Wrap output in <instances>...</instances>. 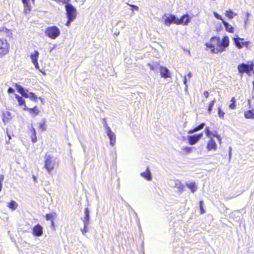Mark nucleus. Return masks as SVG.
<instances>
[{"mask_svg":"<svg viewBox=\"0 0 254 254\" xmlns=\"http://www.w3.org/2000/svg\"><path fill=\"white\" fill-rule=\"evenodd\" d=\"M211 43L205 44V46L211 49V52L214 54L222 53L226 50L229 45V39L228 36H224L221 40L218 36H213L210 39Z\"/></svg>","mask_w":254,"mask_h":254,"instance_id":"1","label":"nucleus"},{"mask_svg":"<svg viewBox=\"0 0 254 254\" xmlns=\"http://www.w3.org/2000/svg\"><path fill=\"white\" fill-rule=\"evenodd\" d=\"M15 87L17 91L24 97L25 98H29L31 100L37 102V96L33 92H28L27 89H24L21 85H18V84H15Z\"/></svg>","mask_w":254,"mask_h":254,"instance_id":"2","label":"nucleus"},{"mask_svg":"<svg viewBox=\"0 0 254 254\" xmlns=\"http://www.w3.org/2000/svg\"><path fill=\"white\" fill-rule=\"evenodd\" d=\"M56 158H54L50 155L46 154L44 157V168L49 173L54 169L56 164Z\"/></svg>","mask_w":254,"mask_h":254,"instance_id":"3","label":"nucleus"},{"mask_svg":"<svg viewBox=\"0 0 254 254\" xmlns=\"http://www.w3.org/2000/svg\"><path fill=\"white\" fill-rule=\"evenodd\" d=\"M45 33L49 38L55 39L60 35L61 31L58 27L53 26L46 28Z\"/></svg>","mask_w":254,"mask_h":254,"instance_id":"4","label":"nucleus"},{"mask_svg":"<svg viewBox=\"0 0 254 254\" xmlns=\"http://www.w3.org/2000/svg\"><path fill=\"white\" fill-rule=\"evenodd\" d=\"M254 64L251 63L250 64L242 63L238 65L237 68L239 73L243 74L244 73L249 74L254 70Z\"/></svg>","mask_w":254,"mask_h":254,"instance_id":"5","label":"nucleus"},{"mask_svg":"<svg viewBox=\"0 0 254 254\" xmlns=\"http://www.w3.org/2000/svg\"><path fill=\"white\" fill-rule=\"evenodd\" d=\"M9 44L6 40L0 39V57L7 54L9 52Z\"/></svg>","mask_w":254,"mask_h":254,"instance_id":"6","label":"nucleus"},{"mask_svg":"<svg viewBox=\"0 0 254 254\" xmlns=\"http://www.w3.org/2000/svg\"><path fill=\"white\" fill-rule=\"evenodd\" d=\"M162 18L164 19L165 24L167 26H170L171 24H176L177 25L178 17L174 14H170L168 15L166 14H164Z\"/></svg>","mask_w":254,"mask_h":254,"instance_id":"7","label":"nucleus"},{"mask_svg":"<svg viewBox=\"0 0 254 254\" xmlns=\"http://www.w3.org/2000/svg\"><path fill=\"white\" fill-rule=\"evenodd\" d=\"M67 17L75 19L76 16V10L70 3H67L65 6Z\"/></svg>","mask_w":254,"mask_h":254,"instance_id":"8","label":"nucleus"},{"mask_svg":"<svg viewBox=\"0 0 254 254\" xmlns=\"http://www.w3.org/2000/svg\"><path fill=\"white\" fill-rule=\"evenodd\" d=\"M105 127L106 128V133L110 139V144L112 146H114L116 143V136L115 134L111 130L110 127L105 124Z\"/></svg>","mask_w":254,"mask_h":254,"instance_id":"9","label":"nucleus"},{"mask_svg":"<svg viewBox=\"0 0 254 254\" xmlns=\"http://www.w3.org/2000/svg\"><path fill=\"white\" fill-rule=\"evenodd\" d=\"M191 17L188 14L182 15L180 18H178L177 25H188L190 22Z\"/></svg>","mask_w":254,"mask_h":254,"instance_id":"10","label":"nucleus"},{"mask_svg":"<svg viewBox=\"0 0 254 254\" xmlns=\"http://www.w3.org/2000/svg\"><path fill=\"white\" fill-rule=\"evenodd\" d=\"M171 186L177 189V191L179 194L182 193L185 188V186L180 181L177 180L172 182Z\"/></svg>","mask_w":254,"mask_h":254,"instance_id":"11","label":"nucleus"},{"mask_svg":"<svg viewBox=\"0 0 254 254\" xmlns=\"http://www.w3.org/2000/svg\"><path fill=\"white\" fill-rule=\"evenodd\" d=\"M203 133L195 134L193 135H190L188 137V140L190 145H194L202 137Z\"/></svg>","mask_w":254,"mask_h":254,"instance_id":"12","label":"nucleus"},{"mask_svg":"<svg viewBox=\"0 0 254 254\" xmlns=\"http://www.w3.org/2000/svg\"><path fill=\"white\" fill-rule=\"evenodd\" d=\"M243 40L239 37L233 38L235 45L238 49H242L244 47H248L249 46L250 42H240L241 40Z\"/></svg>","mask_w":254,"mask_h":254,"instance_id":"13","label":"nucleus"},{"mask_svg":"<svg viewBox=\"0 0 254 254\" xmlns=\"http://www.w3.org/2000/svg\"><path fill=\"white\" fill-rule=\"evenodd\" d=\"M33 234L37 237L42 236L43 234V227L39 224H37L33 229Z\"/></svg>","mask_w":254,"mask_h":254,"instance_id":"14","label":"nucleus"},{"mask_svg":"<svg viewBox=\"0 0 254 254\" xmlns=\"http://www.w3.org/2000/svg\"><path fill=\"white\" fill-rule=\"evenodd\" d=\"M217 148V145L215 141L213 138H212V137L211 136V138H210V139L208 140L207 143V149L208 151H211L212 150H216Z\"/></svg>","mask_w":254,"mask_h":254,"instance_id":"15","label":"nucleus"},{"mask_svg":"<svg viewBox=\"0 0 254 254\" xmlns=\"http://www.w3.org/2000/svg\"><path fill=\"white\" fill-rule=\"evenodd\" d=\"M205 134L208 137V138H211V136H213V137H215L217 138V140H218V141L219 142V143L221 144V137H220V136L218 134H215V133H212L210 130H209V128L208 127H206L205 128Z\"/></svg>","mask_w":254,"mask_h":254,"instance_id":"16","label":"nucleus"},{"mask_svg":"<svg viewBox=\"0 0 254 254\" xmlns=\"http://www.w3.org/2000/svg\"><path fill=\"white\" fill-rule=\"evenodd\" d=\"M160 74L162 77L165 78L170 77V73L169 70L166 67H160Z\"/></svg>","mask_w":254,"mask_h":254,"instance_id":"17","label":"nucleus"},{"mask_svg":"<svg viewBox=\"0 0 254 254\" xmlns=\"http://www.w3.org/2000/svg\"><path fill=\"white\" fill-rule=\"evenodd\" d=\"M186 186L190 190L192 193H194L197 190V186L194 182H187Z\"/></svg>","mask_w":254,"mask_h":254,"instance_id":"18","label":"nucleus"},{"mask_svg":"<svg viewBox=\"0 0 254 254\" xmlns=\"http://www.w3.org/2000/svg\"><path fill=\"white\" fill-rule=\"evenodd\" d=\"M15 98L17 99L19 106L22 107L23 106V109L26 110L28 109V107L25 104V100L22 98V97L20 96L17 94H15Z\"/></svg>","mask_w":254,"mask_h":254,"instance_id":"19","label":"nucleus"},{"mask_svg":"<svg viewBox=\"0 0 254 254\" xmlns=\"http://www.w3.org/2000/svg\"><path fill=\"white\" fill-rule=\"evenodd\" d=\"M31 133V138L32 142L35 143L37 141V136H36V132L35 129L31 125L30 126L28 127Z\"/></svg>","mask_w":254,"mask_h":254,"instance_id":"20","label":"nucleus"},{"mask_svg":"<svg viewBox=\"0 0 254 254\" xmlns=\"http://www.w3.org/2000/svg\"><path fill=\"white\" fill-rule=\"evenodd\" d=\"M140 176L147 181H151L152 179L151 174L148 167H147L145 172L140 174Z\"/></svg>","mask_w":254,"mask_h":254,"instance_id":"21","label":"nucleus"},{"mask_svg":"<svg viewBox=\"0 0 254 254\" xmlns=\"http://www.w3.org/2000/svg\"><path fill=\"white\" fill-rule=\"evenodd\" d=\"M84 218L83 220L84 224L88 225L89 223L90 220V214H89V210L88 208H86L84 211Z\"/></svg>","mask_w":254,"mask_h":254,"instance_id":"22","label":"nucleus"},{"mask_svg":"<svg viewBox=\"0 0 254 254\" xmlns=\"http://www.w3.org/2000/svg\"><path fill=\"white\" fill-rule=\"evenodd\" d=\"M205 123H201L199 126L195 127L193 129L190 130L188 131L189 134H192L195 132L198 131L202 129L205 126Z\"/></svg>","mask_w":254,"mask_h":254,"instance_id":"23","label":"nucleus"},{"mask_svg":"<svg viewBox=\"0 0 254 254\" xmlns=\"http://www.w3.org/2000/svg\"><path fill=\"white\" fill-rule=\"evenodd\" d=\"M26 110L28 111L31 114H34V116H37L39 113V110L36 106L31 108H28Z\"/></svg>","mask_w":254,"mask_h":254,"instance_id":"24","label":"nucleus"},{"mask_svg":"<svg viewBox=\"0 0 254 254\" xmlns=\"http://www.w3.org/2000/svg\"><path fill=\"white\" fill-rule=\"evenodd\" d=\"M223 24L226 30L228 32L230 33H233L234 32V28L228 22H226L224 20H223Z\"/></svg>","mask_w":254,"mask_h":254,"instance_id":"25","label":"nucleus"},{"mask_svg":"<svg viewBox=\"0 0 254 254\" xmlns=\"http://www.w3.org/2000/svg\"><path fill=\"white\" fill-rule=\"evenodd\" d=\"M39 53L38 51H35L34 53H32L30 55V58L32 63L38 61V58L39 57Z\"/></svg>","mask_w":254,"mask_h":254,"instance_id":"26","label":"nucleus"},{"mask_svg":"<svg viewBox=\"0 0 254 254\" xmlns=\"http://www.w3.org/2000/svg\"><path fill=\"white\" fill-rule=\"evenodd\" d=\"M245 117L247 119H254V113L252 110H249L245 112Z\"/></svg>","mask_w":254,"mask_h":254,"instance_id":"27","label":"nucleus"},{"mask_svg":"<svg viewBox=\"0 0 254 254\" xmlns=\"http://www.w3.org/2000/svg\"><path fill=\"white\" fill-rule=\"evenodd\" d=\"M225 15L229 18L232 19L233 18H234V16L237 15V14L236 13H234L232 10L229 9L228 10L226 11Z\"/></svg>","mask_w":254,"mask_h":254,"instance_id":"28","label":"nucleus"},{"mask_svg":"<svg viewBox=\"0 0 254 254\" xmlns=\"http://www.w3.org/2000/svg\"><path fill=\"white\" fill-rule=\"evenodd\" d=\"M8 206L11 209L15 210L17 207V204L15 201L11 200L8 203Z\"/></svg>","mask_w":254,"mask_h":254,"instance_id":"29","label":"nucleus"},{"mask_svg":"<svg viewBox=\"0 0 254 254\" xmlns=\"http://www.w3.org/2000/svg\"><path fill=\"white\" fill-rule=\"evenodd\" d=\"M215 102H216V100L214 99L209 103V104L208 106V112L209 114H210V113L211 112L212 108H213Z\"/></svg>","mask_w":254,"mask_h":254,"instance_id":"30","label":"nucleus"},{"mask_svg":"<svg viewBox=\"0 0 254 254\" xmlns=\"http://www.w3.org/2000/svg\"><path fill=\"white\" fill-rule=\"evenodd\" d=\"M199 208L200 210V213H204L205 211L204 209L203 208V201L202 200H200L199 201Z\"/></svg>","mask_w":254,"mask_h":254,"instance_id":"31","label":"nucleus"},{"mask_svg":"<svg viewBox=\"0 0 254 254\" xmlns=\"http://www.w3.org/2000/svg\"><path fill=\"white\" fill-rule=\"evenodd\" d=\"M22 1V3H23L24 4V6L25 7V8H27L29 9V10H30V5L29 4V0H21Z\"/></svg>","mask_w":254,"mask_h":254,"instance_id":"32","label":"nucleus"},{"mask_svg":"<svg viewBox=\"0 0 254 254\" xmlns=\"http://www.w3.org/2000/svg\"><path fill=\"white\" fill-rule=\"evenodd\" d=\"M148 65L150 67V69L154 71L157 70V67L158 66V64H149Z\"/></svg>","mask_w":254,"mask_h":254,"instance_id":"33","label":"nucleus"},{"mask_svg":"<svg viewBox=\"0 0 254 254\" xmlns=\"http://www.w3.org/2000/svg\"><path fill=\"white\" fill-rule=\"evenodd\" d=\"M218 114L219 117L220 118L223 119L224 118V115H225V113L221 110V108L220 107H219L218 108Z\"/></svg>","mask_w":254,"mask_h":254,"instance_id":"34","label":"nucleus"},{"mask_svg":"<svg viewBox=\"0 0 254 254\" xmlns=\"http://www.w3.org/2000/svg\"><path fill=\"white\" fill-rule=\"evenodd\" d=\"M88 225L84 224V228L83 229H81V232L83 235H85V234L88 231V229L87 228V226Z\"/></svg>","mask_w":254,"mask_h":254,"instance_id":"35","label":"nucleus"},{"mask_svg":"<svg viewBox=\"0 0 254 254\" xmlns=\"http://www.w3.org/2000/svg\"><path fill=\"white\" fill-rule=\"evenodd\" d=\"M213 15L214 17L217 18V19L221 20L223 21L224 20L222 18V17L219 15L218 13H217L216 12L214 11L213 12Z\"/></svg>","mask_w":254,"mask_h":254,"instance_id":"36","label":"nucleus"},{"mask_svg":"<svg viewBox=\"0 0 254 254\" xmlns=\"http://www.w3.org/2000/svg\"><path fill=\"white\" fill-rule=\"evenodd\" d=\"M39 128L41 129L42 131H44L46 129V125L44 123H40L39 124Z\"/></svg>","mask_w":254,"mask_h":254,"instance_id":"37","label":"nucleus"},{"mask_svg":"<svg viewBox=\"0 0 254 254\" xmlns=\"http://www.w3.org/2000/svg\"><path fill=\"white\" fill-rule=\"evenodd\" d=\"M183 150L187 153H190L191 152V148L190 147H185L183 148Z\"/></svg>","mask_w":254,"mask_h":254,"instance_id":"38","label":"nucleus"},{"mask_svg":"<svg viewBox=\"0 0 254 254\" xmlns=\"http://www.w3.org/2000/svg\"><path fill=\"white\" fill-rule=\"evenodd\" d=\"M67 21L65 24L66 26H69L70 25V23L72 21H73L75 19L72 18L70 17H67Z\"/></svg>","mask_w":254,"mask_h":254,"instance_id":"39","label":"nucleus"},{"mask_svg":"<svg viewBox=\"0 0 254 254\" xmlns=\"http://www.w3.org/2000/svg\"><path fill=\"white\" fill-rule=\"evenodd\" d=\"M121 199L122 201L124 203L126 207H128L129 209L133 210L131 206L129 205V204L122 197L121 198Z\"/></svg>","mask_w":254,"mask_h":254,"instance_id":"40","label":"nucleus"},{"mask_svg":"<svg viewBox=\"0 0 254 254\" xmlns=\"http://www.w3.org/2000/svg\"><path fill=\"white\" fill-rule=\"evenodd\" d=\"M46 219L47 220H51L53 218V215L52 214H47L45 216Z\"/></svg>","mask_w":254,"mask_h":254,"instance_id":"41","label":"nucleus"},{"mask_svg":"<svg viewBox=\"0 0 254 254\" xmlns=\"http://www.w3.org/2000/svg\"><path fill=\"white\" fill-rule=\"evenodd\" d=\"M33 64H34V65L36 69H39V65L38 61L33 62Z\"/></svg>","mask_w":254,"mask_h":254,"instance_id":"42","label":"nucleus"},{"mask_svg":"<svg viewBox=\"0 0 254 254\" xmlns=\"http://www.w3.org/2000/svg\"><path fill=\"white\" fill-rule=\"evenodd\" d=\"M7 92L9 93H13L14 92V89L12 87H9Z\"/></svg>","mask_w":254,"mask_h":254,"instance_id":"43","label":"nucleus"},{"mask_svg":"<svg viewBox=\"0 0 254 254\" xmlns=\"http://www.w3.org/2000/svg\"><path fill=\"white\" fill-rule=\"evenodd\" d=\"M6 30V28H5L4 26L1 25L0 26V32H3Z\"/></svg>","mask_w":254,"mask_h":254,"instance_id":"44","label":"nucleus"},{"mask_svg":"<svg viewBox=\"0 0 254 254\" xmlns=\"http://www.w3.org/2000/svg\"><path fill=\"white\" fill-rule=\"evenodd\" d=\"M229 108L231 109H233L235 108V104L234 102H233L229 105Z\"/></svg>","mask_w":254,"mask_h":254,"instance_id":"45","label":"nucleus"},{"mask_svg":"<svg viewBox=\"0 0 254 254\" xmlns=\"http://www.w3.org/2000/svg\"><path fill=\"white\" fill-rule=\"evenodd\" d=\"M4 179V175H0V182L1 183H2V182L3 181V180Z\"/></svg>","mask_w":254,"mask_h":254,"instance_id":"46","label":"nucleus"},{"mask_svg":"<svg viewBox=\"0 0 254 254\" xmlns=\"http://www.w3.org/2000/svg\"><path fill=\"white\" fill-rule=\"evenodd\" d=\"M58 1L62 2L64 3H66L69 1V0H57Z\"/></svg>","mask_w":254,"mask_h":254,"instance_id":"47","label":"nucleus"},{"mask_svg":"<svg viewBox=\"0 0 254 254\" xmlns=\"http://www.w3.org/2000/svg\"><path fill=\"white\" fill-rule=\"evenodd\" d=\"M130 6H131L134 9L138 10V7L136 5H130Z\"/></svg>","mask_w":254,"mask_h":254,"instance_id":"48","label":"nucleus"},{"mask_svg":"<svg viewBox=\"0 0 254 254\" xmlns=\"http://www.w3.org/2000/svg\"><path fill=\"white\" fill-rule=\"evenodd\" d=\"M183 82H184V84H185V85L187 84V79L186 76H184Z\"/></svg>","mask_w":254,"mask_h":254,"instance_id":"49","label":"nucleus"},{"mask_svg":"<svg viewBox=\"0 0 254 254\" xmlns=\"http://www.w3.org/2000/svg\"><path fill=\"white\" fill-rule=\"evenodd\" d=\"M203 94H204V95L206 98H207V97H208V96H209V92H208V91H205L204 92V93H203Z\"/></svg>","mask_w":254,"mask_h":254,"instance_id":"50","label":"nucleus"},{"mask_svg":"<svg viewBox=\"0 0 254 254\" xmlns=\"http://www.w3.org/2000/svg\"><path fill=\"white\" fill-rule=\"evenodd\" d=\"M122 25L121 28H122V29H124V28H125V27L126 26V24L124 22H122Z\"/></svg>","mask_w":254,"mask_h":254,"instance_id":"51","label":"nucleus"},{"mask_svg":"<svg viewBox=\"0 0 254 254\" xmlns=\"http://www.w3.org/2000/svg\"><path fill=\"white\" fill-rule=\"evenodd\" d=\"M188 76L189 78H190L192 76V73L191 72H189V73L188 74Z\"/></svg>","mask_w":254,"mask_h":254,"instance_id":"52","label":"nucleus"},{"mask_svg":"<svg viewBox=\"0 0 254 254\" xmlns=\"http://www.w3.org/2000/svg\"><path fill=\"white\" fill-rule=\"evenodd\" d=\"M247 19H246L245 20V24H246L247 21V20H248V16H249V13H247Z\"/></svg>","mask_w":254,"mask_h":254,"instance_id":"53","label":"nucleus"},{"mask_svg":"<svg viewBox=\"0 0 254 254\" xmlns=\"http://www.w3.org/2000/svg\"><path fill=\"white\" fill-rule=\"evenodd\" d=\"M2 188V183H1L0 182V191H1Z\"/></svg>","mask_w":254,"mask_h":254,"instance_id":"54","label":"nucleus"},{"mask_svg":"<svg viewBox=\"0 0 254 254\" xmlns=\"http://www.w3.org/2000/svg\"><path fill=\"white\" fill-rule=\"evenodd\" d=\"M231 101L235 103V98H232V99H231Z\"/></svg>","mask_w":254,"mask_h":254,"instance_id":"55","label":"nucleus"},{"mask_svg":"<svg viewBox=\"0 0 254 254\" xmlns=\"http://www.w3.org/2000/svg\"><path fill=\"white\" fill-rule=\"evenodd\" d=\"M229 149H230V151H229V155H230V157H231V147H230V148H229Z\"/></svg>","mask_w":254,"mask_h":254,"instance_id":"56","label":"nucleus"},{"mask_svg":"<svg viewBox=\"0 0 254 254\" xmlns=\"http://www.w3.org/2000/svg\"><path fill=\"white\" fill-rule=\"evenodd\" d=\"M188 89V85L187 84L185 85V90H187Z\"/></svg>","mask_w":254,"mask_h":254,"instance_id":"57","label":"nucleus"},{"mask_svg":"<svg viewBox=\"0 0 254 254\" xmlns=\"http://www.w3.org/2000/svg\"><path fill=\"white\" fill-rule=\"evenodd\" d=\"M119 34V32L117 33H115V34L116 35H118Z\"/></svg>","mask_w":254,"mask_h":254,"instance_id":"58","label":"nucleus"},{"mask_svg":"<svg viewBox=\"0 0 254 254\" xmlns=\"http://www.w3.org/2000/svg\"><path fill=\"white\" fill-rule=\"evenodd\" d=\"M34 180L35 181L36 180V178L35 176H33Z\"/></svg>","mask_w":254,"mask_h":254,"instance_id":"59","label":"nucleus"},{"mask_svg":"<svg viewBox=\"0 0 254 254\" xmlns=\"http://www.w3.org/2000/svg\"><path fill=\"white\" fill-rule=\"evenodd\" d=\"M8 136L9 139H11V137H10V136L9 135H8Z\"/></svg>","mask_w":254,"mask_h":254,"instance_id":"60","label":"nucleus"},{"mask_svg":"<svg viewBox=\"0 0 254 254\" xmlns=\"http://www.w3.org/2000/svg\"><path fill=\"white\" fill-rule=\"evenodd\" d=\"M39 99H40L41 101L42 100V99L41 97H39Z\"/></svg>","mask_w":254,"mask_h":254,"instance_id":"61","label":"nucleus"},{"mask_svg":"<svg viewBox=\"0 0 254 254\" xmlns=\"http://www.w3.org/2000/svg\"><path fill=\"white\" fill-rule=\"evenodd\" d=\"M253 86H254V81L253 82Z\"/></svg>","mask_w":254,"mask_h":254,"instance_id":"62","label":"nucleus"},{"mask_svg":"<svg viewBox=\"0 0 254 254\" xmlns=\"http://www.w3.org/2000/svg\"><path fill=\"white\" fill-rule=\"evenodd\" d=\"M32 1H34V0H32Z\"/></svg>","mask_w":254,"mask_h":254,"instance_id":"63","label":"nucleus"},{"mask_svg":"<svg viewBox=\"0 0 254 254\" xmlns=\"http://www.w3.org/2000/svg\"><path fill=\"white\" fill-rule=\"evenodd\" d=\"M253 72H254V70H253Z\"/></svg>","mask_w":254,"mask_h":254,"instance_id":"64","label":"nucleus"}]
</instances>
